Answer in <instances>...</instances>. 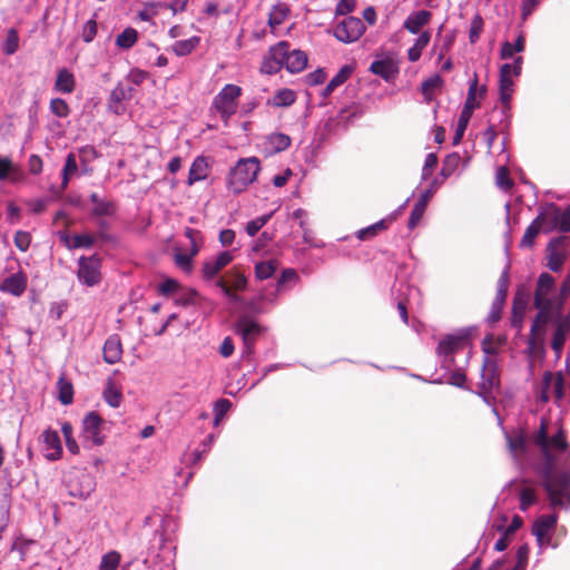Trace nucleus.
Listing matches in <instances>:
<instances>
[{
  "mask_svg": "<svg viewBox=\"0 0 570 570\" xmlns=\"http://www.w3.org/2000/svg\"><path fill=\"white\" fill-rule=\"evenodd\" d=\"M82 171L88 173V165L98 157L97 150L92 146H83L78 150Z\"/></svg>",
  "mask_w": 570,
  "mask_h": 570,
  "instance_id": "obj_48",
  "label": "nucleus"
},
{
  "mask_svg": "<svg viewBox=\"0 0 570 570\" xmlns=\"http://www.w3.org/2000/svg\"><path fill=\"white\" fill-rule=\"evenodd\" d=\"M508 288H509V267H505L503 272L501 273L498 283H497V295L493 302V309L494 308H502L507 295H508Z\"/></svg>",
  "mask_w": 570,
  "mask_h": 570,
  "instance_id": "obj_32",
  "label": "nucleus"
},
{
  "mask_svg": "<svg viewBox=\"0 0 570 570\" xmlns=\"http://www.w3.org/2000/svg\"><path fill=\"white\" fill-rule=\"evenodd\" d=\"M443 83L442 78L439 75H435L433 77H430L429 79L424 80L422 82V92L423 95L430 99L433 92L441 88Z\"/></svg>",
  "mask_w": 570,
  "mask_h": 570,
  "instance_id": "obj_55",
  "label": "nucleus"
},
{
  "mask_svg": "<svg viewBox=\"0 0 570 570\" xmlns=\"http://www.w3.org/2000/svg\"><path fill=\"white\" fill-rule=\"evenodd\" d=\"M121 561V554L118 551H109L104 554L99 564V570H117Z\"/></svg>",
  "mask_w": 570,
  "mask_h": 570,
  "instance_id": "obj_44",
  "label": "nucleus"
},
{
  "mask_svg": "<svg viewBox=\"0 0 570 570\" xmlns=\"http://www.w3.org/2000/svg\"><path fill=\"white\" fill-rule=\"evenodd\" d=\"M104 420L97 412H89L82 421L83 439L90 441L94 445H101L105 436L101 435Z\"/></svg>",
  "mask_w": 570,
  "mask_h": 570,
  "instance_id": "obj_12",
  "label": "nucleus"
},
{
  "mask_svg": "<svg viewBox=\"0 0 570 570\" xmlns=\"http://www.w3.org/2000/svg\"><path fill=\"white\" fill-rule=\"evenodd\" d=\"M49 108L59 118H67L70 114L69 105L62 98H52Z\"/></svg>",
  "mask_w": 570,
  "mask_h": 570,
  "instance_id": "obj_50",
  "label": "nucleus"
},
{
  "mask_svg": "<svg viewBox=\"0 0 570 570\" xmlns=\"http://www.w3.org/2000/svg\"><path fill=\"white\" fill-rule=\"evenodd\" d=\"M233 259L234 256L230 252H222L218 256L207 259L204 262L202 268L203 278L205 281L215 279L223 268L230 264Z\"/></svg>",
  "mask_w": 570,
  "mask_h": 570,
  "instance_id": "obj_17",
  "label": "nucleus"
},
{
  "mask_svg": "<svg viewBox=\"0 0 570 570\" xmlns=\"http://www.w3.org/2000/svg\"><path fill=\"white\" fill-rule=\"evenodd\" d=\"M366 27L363 19L352 16L337 19L333 27L334 37L344 43L357 41L365 32Z\"/></svg>",
  "mask_w": 570,
  "mask_h": 570,
  "instance_id": "obj_7",
  "label": "nucleus"
},
{
  "mask_svg": "<svg viewBox=\"0 0 570 570\" xmlns=\"http://www.w3.org/2000/svg\"><path fill=\"white\" fill-rule=\"evenodd\" d=\"M386 228V220L382 219L371 226L360 229L356 236L361 240L370 239L376 236L381 230Z\"/></svg>",
  "mask_w": 570,
  "mask_h": 570,
  "instance_id": "obj_47",
  "label": "nucleus"
},
{
  "mask_svg": "<svg viewBox=\"0 0 570 570\" xmlns=\"http://www.w3.org/2000/svg\"><path fill=\"white\" fill-rule=\"evenodd\" d=\"M500 386V374L497 362L490 357L483 361L482 382L480 384L481 394L487 397L493 390Z\"/></svg>",
  "mask_w": 570,
  "mask_h": 570,
  "instance_id": "obj_14",
  "label": "nucleus"
},
{
  "mask_svg": "<svg viewBox=\"0 0 570 570\" xmlns=\"http://www.w3.org/2000/svg\"><path fill=\"white\" fill-rule=\"evenodd\" d=\"M138 40V32L136 29L128 27L116 37V45L121 49H130Z\"/></svg>",
  "mask_w": 570,
  "mask_h": 570,
  "instance_id": "obj_40",
  "label": "nucleus"
},
{
  "mask_svg": "<svg viewBox=\"0 0 570 570\" xmlns=\"http://www.w3.org/2000/svg\"><path fill=\"white\" fill-rule=\"evenodd\" d=\"M554 286V278L548 274H540L537 287L534 291V302L533 303H556V298H551L549 295Z\"/></svg>",
  "mask_w": 570,
  "mask_h": 570,
  "instance_id": "obj_20",
  "label": "nucleus"
},
{
  "mask_svg": "<svg viewBox=\"0 0 570 570\" xmlns=\"http://www.w3.org/2000/svg\"><path fill=\"white\" fill-rule=\"evenodd\" d=\"M77 276L87 286H96L101 282V257L97 252L78 259Z\"/></svg>",
  "mask_w": 570,
  "mask_h": 570,
  "instance_id": "obj_8",
  "label": "nucleus"
},
{
  "mask_svg": "<svg viewBox=\"0 0 570 570\" xmlns=\"http://www.w3.org/2000/svg\"><path fill=\"white\" fill-rule=\"evenodd\" d=\"M19 48V35L16 29L11 28L7 32L3 51L7 55H13Z\"/></svg>",
  "mask_w": 570,
  "mask_h": 570,
  "instance_id": "obj_54",
  "label": "nucleus"
},
{
  "mask_svg": "<svg viewBox=\"0 0 570 570\" xmlns=\"http://www.w3.org/2000/svg\"><path fill=\"white\" fill-rule=\"evenodd\" d=\"M352 66H343L337 73L330 80L323 90V96L328 97L337 87L342 86L353 73Z\"/></svg>",
  "mask_w": 570,
  "mask_h": 570,
  "instance_id": "obj_30",
  "label": "nucleus"
},
{
  "mask_svg": "<svg viewBox=\"0 0 570 570\" xmlns=\"http://www.w3.org/2000/svg\"><path fill=\"white\" fill-rule=\"evenodd\" d=\"M159 293L164 296H169L173 294H178L180 291L179 283L174 278H167L159 285Z\"/></svg>",
  "mask_w": 570,
  "mask_h": 570,
  "instance_id": "obj_62",
  "label": "nucleus"
},
{
  "mask_svg": "<svg viewBox=\"0 0 570 570\" xmlns=\"http://www.w3.org/2000/svg\"><path fill=\"white\" fill-rule=\"evenodd\" d=\"M104 400L112 407H118L122 401L121 391L116 387L111 380L108 381L106 389L104 390Z\"/></svg>",
  "mask_w": 570,
  "mask_h": 570,
  "instance_id": "obj_41",
  "label": "nucleus"
},
{
  "mask_svg": "<svg viewBox=\"0 0 570 570\" xmlns=\"http://www.w3.org/2000/svg\"><path fill=\"white\" fill-rule=\"evenodd\" d=\"M242 95V88L234 83H227L214 97L213 108L219 115L220 119L228 124L229 119L237 111V100Z\"/></svg>",
  "mask_w": 570,
  "mask_h": 570,
  "instance_id": "obj_4",
  "label": "nucleus"
},
{
  "mask_svg": "<svg viewBox=\"0 0 570 570\" xmlns=\"http://www.w3.org/2000/svg\"><path fill=\"white\" fill-rule=\"evenodd\" d=\"M570 295V273L563 278L562 284L560 286L559 296L556 297V312L559 314L562 312L566 299Z\"/></svg>",
  "mask_w": 570,
  "mask_h": 570,
  "instance_id": "obj_52",
  "label": "nucleus"
},
{
  "mask_svg": "<svg viewBox=\"0 0 570 570\" xmlns=\"http://www.w3.org/2000/svg\"><path fill=\"white\" fill-rule=\"evenodd\" d=\"M296 100V94L294 90L283 88L277 90L273 97L268 98L267 105L273 107H288L292 106Z\"/></svg>",
  "mask_w": 570,
  "mask_h": 570,
  "instance_id": "obj_31",
  "label": "nucleus"
},
{
  "mask_svg": "<svg viewBox=\"0 0 570 570\" xmlns=\"http://www.w3.org/2000/svg\"><path fill=\"white\" fill-rule=\"evenodd\" d=\"M27 288V278L22 274H13L0 284V291L13 296H21Z\"/></svg>",
  "mask_w": 570,
  "mask_h": 570,
  "instance_id": "obj_24",
  "label": "nucleus"
},
{
  "mask_svg": "<svg viewBox=\"0 0 570 570\" xmlns=\"http://www.w3.org/2000/svg\"><path fill=\"white\" fill-rule=\"evenodd\" d=\"M432 196V191L430 189L423 191L415 203L414 207L412 208L409 226L414 227L419 220L423 217V214L425 212L426 205Z\"/></svg>",
  "mask_w": 570,
  "mask_h": 570,
  "instance_id": "obj_33",
  "label": "nucleus"
},
{
  "mask_svg": "<svg viewBox=\"0 0 570 570\" xmlns=\"http://www.w3.org/2000/svg\"><path fill=\"white\" fill-rule=\"evenodd\" d=\"M520 510L527 511L531 505L537 502V493L532 488H522L519 493Z\"/></svg>",
  "mask_w": 570,
  "mask_h": 570,
  "instance_id": "obj_49",
  "label": "nucleus"
},
{
  "mask_svg": "<svg viewBox=\"0 0 570 570\" xmlns=\"http://www.w3.org/2000/svg\"><path fill=\"white\" fill-rule=\"evenodd\" d=\"M370 71L389 81L396 75L397 68L392 60L383 59L374 60L370 66Z\"/></svg>",
  "mask_w": 570,
  "mask_h": 570,
  "instance_id": "obj_27",
  "label": "nucleus"
},
{
  "mask_svg": "<svg viewBox=\"0 0 570 570\" xmlns=\"http://www.w3.org/2000/svg\"><path fill=\"white\" fill-rule=\"evenodd\" d=\"M564 261V252H550L547 265L552 272H558L561 269Z\"/></svg>",
  "mask_w": 570,
  "mask_h": 570,
  "instance_id": "obj_61",
  "label": "nucleus"
},
{
  "mask_svg": "<svg viewBox=\"0 0 570 570\" xmlns=\"http://www.w3.org/2000/svg\"><path fill=\"white\" fill-rule=\"evenodd\" d=\"M431 19V12L428 10H420L412 12L405 19L403 27L410 33L416 35L421 29L429 23Z\"/></svg>",
  "mask_w": 570,
  "mask_h": 570,
  "instance_id": "obj_25",
  "label": "nucleus"
},
{
  "mask_svg": "<svg viewBox=\"0 0 570 570\" xmlns=\"http://www.w3.org/2000/svg\"><path fill=\"white\" fill-rule=\"evenodd\" d=\"M469 336L466 334H448L438 344L436 354L439 356L449 357L459 351H463L468 344Z\"/></svg>",
  "mask_w": 570,
  "mask_h": 570,
  "instance_id": "obj_16",
  "label": "nucleus"
},
{
  "mask_svg": "<svg viewBox=\"0 0 570 570\" xmlns=\"http://www.w3.org/2000/svg\"><path fill=\"white\" fill-rule=\"evenodd\" d=\"M476 92H478V76L474 73L473 80L471 81L468 90V97L464 104V107L460 114L455 134L453 136V145H459L463 138V135L466 130L470 118L473 114V110L479 107V102L476 101Z\"/></svg>",
  "mask_w": 570,
  "mask_h": 570,
  "instance_id": "obj_9",
  "label": "nucleus"
},
{
  "mask_svg": "<svg viewBox=\"0 0 570 570\" xmlns=\"http://www.w3.org/2000/svg\"><path fill=\"white\" fill-rule=\"evenodd\" d=\"M96 216H112L116 213V206L112 202L101 199L92 209Z\"/></svg>",
  "mask_w": 570,
  "mask_h": 570,
  "instance_id": "obj_58",
  "label": "nucleus"
},
{
  "mask_svg": "<svg viewBox=\"0 0 570 570\" xmlns=\"http://www.w3.org/2000/svg\"><path fill=\"white\" fill-rule=\"evenodd\" d=\"M68 487L72 497L85 499L95 490V481L89 473L79 471L69 479Z\"/></svg>",
  "mask_w": 570,
  "mask_h": 570,
  "instance_id": "obj_13",
  "label": "nucleus"
},
{
  "mask_svg": "<svg viewBox=\"0 0 570 570\" xmlns=\"http://www.w3.org/2000/svg\"><path fill=\"white\" fill-rule=\"evenodd\" d=\"M482 29H483V20L481 18V16L476 14L472 19L470 30H469V39H470L471 43H475L480 39Z\"/></svg>",
  "mask_w": 570,
  "mask_h": 570,
  "instance_id": "obj_60",
  "label": "nucleus"
},
{
  "mask_svg": "<svg viewBox=\"0 0 570 570\" xmlns=\"http://www.w3.org/2000/svg\"><path fill=\"white\" fill-rule=\"evenodd\" d=\"M538 309V314L531 325L529 345L534 347L537 344H542L546 326L550 321L557 320L559 316H563L561 312H556L557 303H533Z\"/></svg>",
  "mask_w": 570,
  "mask_h": 570,
  "instance_id": "obj_5",
  "label": "nucleus"
},
{
  "mask_svg": "<svg viewBox=\"0 0 570 570\" xmlns=\"http://www.w3.org/2000/svg\"><path fill=\"white\" fill-rule=\"evenodd\" d=\"M307 55L302 50H288V56H286L285 68L291 73L301 72L307 66Z\"/></svg>",
  "mask_w": 570,
  "mask_h": 570,
  "instance_id": "obj_28",
  "label": "nucleus"
},
{
  "mask_svg": "<svg viewBox=\"0 0 570 570\" xmlns=\"http://www.w3.org/2000/svg\"><path fill=\"white\" fill-rule=\"evenodd\" d=\"M199 42L200 38L197 36H193L189 39L176 41L171 46V49L176 56L185 57L191 53L198 47Z\"/></svg>",
  "mask_w": 570,
  "mask_h": 570,
  "instance_id": "obj_35",
  "label": "nucleus"
},
{
  "mask_svg": "<svg viewBox=\"0 0 570 570\" xmlns=\"http://www.w3.org/2000/svg\"><path fill=\"white\" fill-rule=\"evenodd\" d=\"M554 324L556 331L553 333L551 347L557 358H559L563 351L566 335L570 331V316H559L554 320Z\"/></svg>",
  "mask_w": 570,
  "mask_h": 570,
  "instance_id": "obj_19",
  "label": "nucleus"
},
{
  "mask_svg": "<svg viewBox=\"0 0 570 570\" xmlns=\"http://www.w3.org/2000/svg\"><path fill=\"white\" fill-rule=\"evenodd\" d=\"M261 171V163L256 157L240 158L229 171L227 178L228 189L238 195L253 184Z\"/></svg>",
  "mask_w": 570,
  "mask_h": 570,
  "instance_id": "obj_2",
  "label": "nucleus"
},
{
  "mask_svg": "<svg viewBox=\"0 0 570 570\" xmlns=\"http://www.w3.org/2000/svg\"><path fill=\"white\" fill-rule=\"evenodd\" d=\"M58 387H59V401L63 405H69L73 401V387L72 384L65 379H60L58 381Z\"/></svg>",
  "mask_w": 570,
  "mask_h": 570,
  "instance_id": "obj_45",
  "label": "nucleus"
},
{
  "mask_svg": "<svg viewBox=\"0 0 570 570\" xmlns=\"http://www.w3.org/2000/svg\"><path fill=\"white\" fill-rule=\"evenodd\" d=\"M495 183H497V186L504 191L512 188L513 181L510 178V173L507 167L502 166V167L498 168L497 175H495Z\"/></svg>",
  "mask_w": 570,
  "mask_h": 570,
  "instance_id": "obj_53",
  "label": "nucleus"
},
{
  "mask_svg": "<svg viewBox=\"0 0 570 570\" xmlns=\"http://www.w3.org/2000/svg\"><path fill=\"white\" fill-rule=\"evenodd\" d=\"M61 431L65 436L66 446H67L68 451L71 452L72 454H78L79 446L72 436V432H73L72 425L69 422H65L61 425Z\"/></svg>",
  "mask_w": 570,
  "mask_h": 570,
  "instance_id": "obj_51",
  "label": "nucleus"
},
{
  "mask_svg": "<svg viewBox=\"0 0 570 570\" xmlns=\"http://www.w3.org/2000/svg\"><path fill=\"white\" fill-rule=\"evenodd\" d=\"M291 137L283 132H273L267 139L266 144L271 153H281L291 146Z\"/></svg>",
  "mask_w": 570,
  "mask_h": 570,
  "instance_id": "obj_34",
  "label": "nucleus"
},
{
  "mask_svg": "<svg viewBox=\"0 0 570 570\" xmlns=\"http://www.w3.org/2000/svg\"><path fill=\"white\" fill-rule=\"evenodd\" d=\"M210 170L208 159L204 156H198L194 159L187 178V185L191 186L197 181H203L207 178Z\"/></svg>",
  "mask_w": 570,
  "mask_h": 570,
  "instance_id": "obj_22",
  "label": "nucleus"
},
{
  "mask_svg": "<svg viewBox=\"0 0 570 570\" xmlns=\"http://www.w3.org/2000/svg\"><path fill=\"white\" fill-rule=\"evenodd\" d=\"M42 436L46 449L51 450V452L46 454L47 459L50 461L60 459L62 455V445L58 432L51 429H47Z\"/></svg>",
  "mask_w": 570,
  "mask_h": 570,
  "instance_id": "obj_23",
  "label": "nucleus"
},
{
  "mask_svg": "<svg viewBox=\"0 0 570 570\" xmlns=\"http://www.w3.org/2000/svg\"><path fill=\"white\" fill-rule=\"evenodd\" d=\"M557 521V514H543L534 521L532 525V534L535 537L537 543L540 548L551 544Z\"/></svg>",
  "mask_w": 570,
  "mask_h": 570,
  "instance_id": "obj_11",
  "label": "nucleus"
},
{
  "mask_svg": "<svg viewBox=\"0 0 570 570\" xmlns=\"http://www.w3.org/2000/svg\"><path fill=\"white\" fill-rule=\"evenodd\" d=\"M215 285L220 289L227 287L229 291H244L247 286V278L238 268L234 267L216 278Z\"/></svg>",
  "mask_w": 570,
  "mask_h": 570,
  "instance_id": "obj_18",
  "label": "nucleus"
},
{
  "mask_svg": "<svg viewBox=\"0 0 570 570\" xmlns=\"http://www.w3.org/2000/svg\"><path fill=\"white\" fill-rule=\"evenodd\" d=\"M540 233H544L543 227L541 223L538 220V218H535L525 229L520 245L522 247H531L534 244V239Z\"/></svg>",
  "mask_w": 570,
  "mask_h": 570,
  "instance_id": "obj_39",
  "label": "nucleus"
},
{
  "mask_svg": "<svg viewBox=\"0 0 570 570\" xmlns=\"http://www.w3.org/2000/svg\"><path fill=\"white\" fill-rule=\"evenodd\" d=\"M234 332L242 337L245 352L250 354L257 338L264 333V328L250 316L242 315L234 324Z\"/></svg>",
  "mask_w": 570,
  "mask_h": 570,
  "instance_id": "obj_10",
  "label": "nucleus"
},
{
  "mask_svg": "<svg viewBox=\"0 0 570 570\" xmlns=\"http://www.w3.org/2000/svg\"><path fill=\"white\" fill-rule=\"evenodd\" d=\"M16 171L17 168L10 158L0 157V180L9 178V176L13 175Z\"/></svg>",
  "mask_w": 570,
  "mask_h": 570,
  "instance_id": "obj_64",
  "label": "nucleus"
},
{
  "mask_svg": "<svg viewBox=\"0 0 570 570\" xmlns=\"http://www.w3.org/2000/svg\"><path fill=\"white\" fill-rule=\"evenodd\" d=\"M538 220L541 223L544 233L552 230H570V207L562 208L553 203L541 207Z\"/></svg>",
  "mask_w": 570,
  "mask_h": 570,
  "instance_id": "obj_3",
  "label": "nucleus"
},
{
  "mask_svg": "<svg viewBox=\"0 0 570 570\" xmlns=\"http://www.w3.org/2000/svg\"><path fill=\"white\" fill-rule=\"evenodd\" d=\"M530 548L527 543L520 546L517 551V564L512 570H525L529 561Z\"/></svg>",
  "mask_w": 570,
  "mask_h": 570,
  "instance_id": "obj_59",
  "label": "nucleus"
},
{
  "mask_svg": "<svg viewBox=\"0 0 570 570\" xmlns=\"http://www.w3.org/2000/svg\"><path fill=\"white\" fill-rule=\"evenodd\" d=\"M554 397L557 403H560L564 397V377L562 372L546 371L542 375L540 385L538 386L537 401L548 403Z\"/></svg>",
  "mask_w": 570,
  "mask_h": 570,
  "instance_id": "obj_6",
  "label": "nucleus"
},
{
  "mask_svg": "<svg viewBox=\"0 0 570 570\" xmlns=\"http://www.w3.org/2000/svg\"><path fill=\"white\" fill-rule=\"evenodd\" d=\"M430 40L431 33L429 31L421 32L413 47H411L407 51L409 60L412 62L417 61L421 58L423 49L429 45Z\"/></svg>",
  "mask_w": 570,
  "mask_h": 570,
  "instance_id": "obj_36",
  "label": "nucleus"
},
{
  "mask_svg": "<svg viewBox=\"0 0 570 570\" xmlns=\"http://www.w3.org/2000/svg\"><path fill=\"white\" fill-rule=\"evenodd\" d=\"M289 14V9L285 4H276L269 12L268 24L273 32L281 26Z\"/></svg>",
  "mask_w": 570,
  "mask_h": 570,
  "instance_id": "obj_37",
  "label": "nucleus"
},
{
  "mask_svg": "<svg viewBox=\"0 0 570 570\" xmlns=\"http://www.w3.org/2000/svg\"><path fill=\"white\" fill-rule=\"evenodd\" d=\"M196 254H198V252H175L174 262L180 269L190 273Z\"/></svg>",
  "mask_w": 570,
  "mask_h": 570,
  "instance_id": "obj_42",
  "label": "nucleus"
},
{
  "mask_svg": "<svg viewBox=\"0 0 570 570\" xmlns=\"http://www.w3.org/2000/svg\"><path fill=\"white\" fill-rule=\"evenodd\" d=\"M97 35V21L95 19L88 20L82 28L81 38L85 42H91Z\"/></svg>",
  "mask_w": 570,
  "mask_h": 570,
  "instance_id": "obj_63",
  "label": "nucleus"
},
{
  "mask_svg": "<svg viewBox=\"0 0 570 570\" xmlns=\"http://www.w3.org/2000/svg\"><path fill=\"white\" fill-rule=\"evenodd\" d=\"M272 213L262 215L250 220L246 225V232L249 236H254L258 233V230L271 219Z\"/></svg>",
  "mask_w": 570,
  "mask_h": 570,
  "instance_id": "obj_57",
  "label": "nucleus"
},
{
  "mask_svg": "<svg viewBox=\"0 0 570 570\" xmlns=\"http://www.w3.org/2000/svg\"><path fill=\"white\" fill-rule=\"evenodd\" d=\"M76 88L75 75L67 68L58 70L55 90L61 94H71Z\"/></svg>",
  "mask_w": 570,
  "mask_h": 570,
  "instance_id": "obj_26",
  "label": "nucleus"
},
{
  "mask_svg": "<svg viewBox=\"0 0 570 570\" xmlns=\"http://www.w3.org/2000/svg\"><path fill=\"white\" fill-rule=\"evenodd\" d=\"M525 47V39L522 33L518 36L513 43L505 41L501 48V58L510 59L515 52H522Z\"/></svg>",
  "mask_w": 570,
  "mask_h": 570,
  "instance_id": "obj_38",
  "label": "nucleus"
},
{
  "mask_svg": "<svg viewBox=\"0 0 570 570\" xmlns=\"http://www.w3.org/2000/svg\"><path fill=\"white\" fill-rule=\"evenodd\" d=\"M540 448L543 463L539 469L542 485L548 493L550 504L553 508L564 507L570 503V472L559 471L556 468L554 452H563L568 449L566 433L562 429L552 435H548V422L541 421L540 429L534 438Z\"/></svg>",
  "mask_w": 570,
  "mask_h": 570,
  "instance_id": "obj_1",
  "label": "nucleus"
},
{
  "mask_svg": "<svg viewBox=\"0 0 570 570\" xmlns=\"http://www.w3.org/2000/svg\"><path fill=\"white\" fill-rule=\"evenodd\" d=\"M122 355L121 340L117 334L110 335L102 348L104 361L108 364H116Z\"/></svg>",
  "mask_w": 570,
  "mask_h": 570,
  "instance_id": "obj_21",
  "label": "nucleus"
},
{
  "mask_svg": "<svg viewBox=\"0 0 570 570\" xmlns=\"http://www.w3.org/2000/svg\"><path fill=\"white\" fill-rule=\"evenodd\" d=\"M276 268L277 265L274 261L257 263L255 266V276L261 281L267 279L275 273Z\"/></svg>",
  "mask_w": 570,
  "mask_h": 570,
  "instance_id": "obj_46",
  "label": "nucleus"
},
{
  "mask_svg": "<svg viewBox=\"0 0 570 570\" xmlns=\"http://www.w3.org/2000/svg\"><path fill=\"white\" fill-rule=\"evenodd\" d=\"M198 292L194 288H181L177 294L176 303L183 306L195 304Z\"/></svg>",
  "mask_w": 570,
  "mask_h": 570,
  "instance_id": "obj_56",
  "label": "nucleus"
},
{
  "mask_svg": "<svg viewBox=\"0 0 570 570\" xmlns=\"http://www.w3.org/2000/svg\"><path fill=\"white\" fill-rule=\"evenodd\" d=\"M275 62L282 63L285 67L286 56H288V42L279 41L277 45L271 47L267 53Z\"/></svg>",
  "mask_w": 570,
  "mask_h": 570,
  "instance_id": "obj_43",
  "label": "nucleus"
},
{
  "mask_svg": "<svg viewBox=\"0 0 570 570\" xmlns=\"http://www.w3.org/2000/svg\"><path fill=\"white\" fill-rule=\"evenodd\" d=\"M134 87L125 86L122 83H118L110 94V102L115 105L114 111L116 114H120L122 108H120V102L125 100L131 99L134 95Z\"/></svg>",
  "mask_w": 570,
  "mask_h": 570,
  "instance_id": "obj_29",
  "label": "nucleus"
},
{
  "mask_svg": "<svg viewBox=\"0 0 570 570\" xmlns=\"http://www.w3.org/2000/svg\"><path fill=\"white\" fill-rule=\"evenodd\" d=\"M513 76H511V66L504 63L500 68L499 89L500 100L502 102V114L507 116L510 110V100L513 94Z\"/></svg>",
  "mask_w": 570,
  "mask_h": 570,
  "instance_id": "obj_15",
  "label": "nucleus"
}]
</instances>
